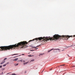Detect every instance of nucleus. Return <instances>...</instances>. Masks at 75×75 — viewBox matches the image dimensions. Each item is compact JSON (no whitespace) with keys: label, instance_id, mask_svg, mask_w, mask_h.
Returning a JSON list of instances; mask_svg holds the SVG:
<instances>
[{"label":"nucleus","instance_id":"nucleus-5","mask_svg":"<svg viewBox=\"0 0 75 75\" xmlns=\"http://www.w3.org/2000/svg\"><path fill=\"white\" fill-rule=\"evenodd\" d=\"M75 45H71L70 46H68L67 47L68 48H69V47H74V46Z\"/></svg>","mask_w":75,"mask_h":75},{"label":"nucleus","instance_id":"nucleus-15","mask_svg":"<svg viewBox=\"0 0 75 75\" xmlns=\"http://www.w3.org/2000/svg\"><path fill=\"white\" fill-rule=\"evenodd\" d=\"M2 62L4 64V62H5V60H4L3 61V62Z\"/></svg>","mask_w":75,"mask_h":75},{"label":"nucleus","instance_id":"nucleus-30","mask_svg":"<svg viewBox=\"0 0 75 75\" xmlns=\"http://www.w3.org/2000/svg\"><path fill=\"white\" fill-rule=\"evenodd\" d=\"M10 74V73H8L6 74V75H8V74Z\"/></svg>","mask_w":75,"mask_h":75},{"label":"nucleus","instance_id":"nucleus-12","mask_svg":"<svg viewBox=\"0 0 75 75\" xmlns=\"http://www.w3.org/2000/svg\"><path fill=\"white\" fill-rule=\"evenodd\" d=\"M6 64H5L3 65V67H6Z\"/></svg>","mask_w":75,"mask_h":75},{"label":"nucleus","instance_id":"nucleus-24","mask_svg":"<svg viewBox=\"0 0 75 75\" xmlns=\"http://www.w3.org/2000/svg\"><path fill=\"white\" fill-rule=\"evenodd\" d=\"M9 63V62H8V63H6V65H7V64H8Z\"/></svg>","mask_w":75,"mask_h":75},{"label":"nucleus","instance_id":"nucleus-26","mask_svg":"<svg viewBox=\"0 0 75 75\" xmlns=\"http://www.w3.org/2000/svg\"><path fill=\"white\" fill-rule=\"evenodd\" d=\"M28 56H29V57H31L32 56L31 55H29Z\"/></svg>","mask_w":75,"mask_h":75},{"label":"nucleus","instance_id":"nucleus-4","mask_svg":"<svg viewBox=\"0 0 75 75\" xmlns=\"http://www.w3.org/2000/svg\"><path fill=\"white\" fill-rule=\"evenodd\" d=\"M28 62H25L24 63H23V64L24 65H27V64H28Z\"/></svg>","mask_w":75,"mask_h":75},{"label":"nucleus","instance_id":"nucleus-27","mask_svg":"<svg viewBox=\"0 0 75 75\" xmlns=\"http://www.w3.org/2000/svg\"><path fill=\"white\" fill-rule=\"evenodd\" d=\"M37 49H38V48H35V50H37Z\"/></svg>","mask_w":75,"mask_h":75},{"label":"nucleus","instance_id":"nucleus-18","mask_svg":"<svg viewBox=\"0 0 75 75\" xmlns=\"http://www.w3.org/2000/svg\"><path fill=\"white\" fill-rule=\"evenodd\" d=\"M12 75H16L15 74H12Z\"/></svg>","mask_w":75,"mask_h":75},{"label":"nucleus","instance_id":"nucleus-8","mask_svg":"<svg viewBox=\"0 0 75 75\" xmlns=\"http://www.w3.org/2000/svg\"><path fill=\"white\" fill-rule=\"evenodd\" d=\"M44 53L40 54L39 55V56H41V55H44Z\"/></svg>","mask_w":75,"mask_h":75},{"label":"nucleus","instance_id":"nucleus-35","mask_svg":"<svg viewBox=\"0 0 75 75\" xmlns=\"http://www.w3.org/2000/svg\"><path fill=\"white\" fill-rule=\"evenodd\" d=\"M74 37H75V35H74Z\"/></svg>","mask_w":75,"mask_h":75},{"label":"nucleus","instance_id":"nucleus-21","mask_svg":"<svg viewBox=\"0 0 75 75\" xmlns=\"http://www.w3.org/2000/svg\"><path fill=\"white\" fill-rule=\"evenodd\" d=\"M40 45H38L37 46L38 47H39V46H40Z\"/></svg>","mask_w":75,"mask_h":75},{"label":"nucleus","instance_id":"nucleus-25","mask_svg":"<svg viewBox=\"0 0 75 75\" xmlns=\"http://www.w3.org/2000/svg\"><path fill=\"white\" fill-rule=\"evenodd\" d=\"M25 62V60H23V62Z\"/></svg>","mask_w":75,"mask_h":75},{"label":"nucleus","instance_id":"nucleus-14","mask_svg":"<svg viewBox=\"0 0 75 75\" xmlns=\"http://www.w3.org/2000/svg\"><path fill=\"white\" fill-rule=\"evenodd\" d=\"M34 61V59H33L30 61V62H33V61Z\"/></svg>","mask_w":75,"mask_h":75},{"label":"nucleus","instance_id":"nucleus-9","mask_svg":"<svg viewBox=\"0 0 75 75\" xmlns=\"http://www.w3.org/2000/svg\"><path fill=\"white\" fill-rule=\"evenodd\" d=\"M14 65H15V66H17L18 65V63L14 64Z\"/></svg>","mask_w":75,"mask_h":75},{"label":"nucleus","instance_id":"nucleus-17","mask_svg":"<svg viewBox=\"0 0 75 75\" xmlns=\"http://www.w3.org/2000/svg\"><path fill=\"white\" fill-rule=\"evenodd\" d=\"M7 59V58H5L4 59V60H6V59Z\"/></svg>","mask_w":75,"mask_h":75},{"label":"nucleus","instance_id":"nucleus-13","mask_svg":"<svg viewBox=\"0 0 75 75\" xmlns=\"http://www.w3.org/2000/svg\"><path fill=\"white\" fill-rule=\"evenodd\" d=\"M37 47H37V46H36V47L34 46V47H33V48H37Z\"/></svg>","mask_w":75,"mask_h":75},{"label":"nucleus","instance_id":"nucleus-10","mask_svg":"<svg viewBox=\"0 0 75 75\" xmlns=\"http://www.w3.org/2000/svg\"><path fill=\"white\" fill-rule=\"evenodd\" d=\"M18 55V54H11V56H13V55Z\"/></svg>","mask_w":75,"mask_h":75},{"label":"nucleus","instance_id":"nucleus-31","mask_svg":"<svg viewBox=\"0 0 75 75\" xmlns=\"http://www.w3.org/2000/svg\"><path fill=\"white\" fill-rule=\"evenodd\" d=\"M67 55H68V57H71L70 56H69V55L68 54H67Z\"/></svg>","mask_w":75,"mask_h":75},{"label":"nucleus","instance_id":"nucleus-2","mask_svg":"<svg viewBox=\"0 0 75 75\" xmlns=\"http://www.w3.org/2000/svg\"><path fill=\"white\" fill-rule=\"evenodd\" d=\"M40 40L42 41V42H43V44H44L45 42H47L48 41H51V40H59V35H55L53 36V37H44L43 38L40 37L38 38L33 39L32 40H30L29 41V42H31L32 41H34V40Z\"/></svg>","mask_w":75,"mask_h":75},{"label":"nucleus","instance_id":"nucleus-20","mask_svg":"<svg viewBox=\"0 0 75 75\" xmlns=\"http://www.w3.org/2000/svg\"><path fill=\"white\" fill-rule=\"evenodd\" d=\"M2 68V65L0 66V68Z\"/></svg>","mask_w":75,"mask_h":75},{"label":"nucleus","instance_id":"nucleus-38","mask_svg":"<svg viewBox=\"0 0 75 75\" xmlns=\"http://www.w3.org/2000/svg\"><path fill=\"white\" fill-rule=\"evenodd\" d=\"M43 71H44V70H43V71H42V72H43Z\"/></svg>","mask_w":75,"mask_h":75},{"label":"nucleus","instance_id":"nucleus-29","mask_svg":"<svg viewBox=\"0 0 75 75\" xmlns=\"http://www.w3.org/2000/svg\"><path fill=\"white\" fill-rule=\"evenodd\" d=\"M1 74H3V72H2V73H1Z\"/></svg>","mask_w":75,"mask_h":75},{"label":"nucleus","instance_id":"nucleus-36","mask_svg":"<svg viewBox=\"0 0 75 75\" xmlns=\"http://www.w3.org/2000/svg\"><path fill=\"white\" fill-rule=\"evenodd\" d=\"M19 56H21V55H19Z\"/></svg>","mask_w":75,"mask_h":75},{"label":"nucleus","instance_id":"nucleus-34","mask_svg":"<svg viewBox=\"0 0 75 75\" xmlns=\"http://www.w3.org/2000/svg\"><path fill=\"white\" fill-rule=\"evenodd\" d=\"M35 50H32V51H34Z\"/></svg>","mask_w":75,"mask_h":75},{"label":"nucleus","instance_id":"nucleus-22","mask_svg":"<svg viewBox=\"0 0 75 75\" xmlns=\"http://www.w3.org/2000/svg\"><path fill=\"white\" fill-rule=\"evenodd\" d=\"M4 64L2 62H1V63L0 64Z\"/></svg>","mask_w":75,"mask_h":75},{"label":"nucleus","instance_id":"nucleus-40","mask_svg":"<svg viewBox=\"0 0 75 75\" xmlns=\"http://www.w3.org/2000/svg\"><path fill=\"white\" fill-rule=\"evenodd\" d=\"M74 66H73L74 67Z\"/></svg>","mask_w":75,"mask_h":75},{"label":"nucleus","instance_id":"nucleus-6","mask_svg":"<svg viewBox=\"0 0 75 75\" xmlns=\"http://www.w3.org/2000/svg\"><path fill=\"white\" fill-rule=\"evenodd\" d=\"M54 50V49H52L50 50H49L48 51V52H50V51H52V50Z\"/></svg>","mask_w":75,"mask_h":75},{"label":"nucleus","instance_id":"nucleus-1","mask_svg":"<svg viewBox=\"0 0 75 75\" xmlns=\"http://www.w3.org/2000/svg\"><path fill=\"white\" fill-rule=\"evenodd\" d=\"M28 44V42L26 41L21 42L18 43L17 44L13 45H10L8 46L0 47V51H8L14 49H19V48H27L28 46L26 45Z\"/></svg>","mask_w":75,"mask_h":75},{"label":"nucleus","instance_id":"nucleus-23","mask_svg":"<svg viewBox=\"0 0 75 75\" xmlns=\"http://www.w3.org/2000/svg\"><path fill=\"white\" fill-rule=\"evenodd\" d=\"M18 56H16V57H13V58H16V57H17Z\"/></svg>","mask_w":75,"mask_h":75},{"label":"nucleus","instance_id":"nucleus-28","mask_svg":"<svg viewBox=\"0 0 75 75\" xmlns=\"http://www.w3.org/2000/svg\"><path fill=\"white\" fill-rule=\"evenodd\" d=\"M25 55V54H22V55Z\"/></svg>","mask_w":75,"mask_h":75},{"label":"nucleus","instance_id":"nucleus-3","mask_svg":"<svg viewBox=\"0 0 75 75\" xmlns=\"http://www.w3.org/2000/svg\"><path fill=\"white\" fill-rule=\"evenodd\" d=\"M57 51H60V49H55L54 50V52H57Z\"/></svg>","mask_w":75,"mask_h":75},{"label":"nucleus","instance_id":"nucleus-32","mask_svg":"<svg viewBox=\"0 0 75 75\" xmlns=\"http://www.w3.org/2000/svg\"><path fill=\"white\" fill-rule=\"evenodd\" d=\"M26 71H25V74L26 73Z\"/></svg>","mask_w":75,"mask_h":75},{"label":"nucleus","instance_id":"nucleus-33","mask_svg":"<svg viewBox=\"0 0 75 75\" xmlns=\"http://www.w3.org/2000/svg\"><path fill=\"white\" fill-rule=\"evenodd\" d=\"M30 51H33L32 50H30Z\"/></svg>","mask_w":75,"mask_h":75},{"label":"nucleus","instance_id":"nucleus-19","mask_svg":"<svg viewBox=\"0 0 75 75\" xmlns=\"http://www.w3.org/2000/svg\"><path fill=\"white\" fill-rule=\"evenodd\" d=\"M64 65H65V64H63V65H62L59 66V67H61V66H64Z\"/></svg>","mask_w":75,"mask_h":75},{"label":"nucleus","instance_id":"nucleus-7","mask_svg":"<svg viewBox=\"0 0 75 75\" xmlns=\"http://www.w3.org/2000/svg\"><path fill=\"white\" fill-rule=\"evenodd\" d=\"M18 58H16L15 59H14L13 61H17V60L18 59Z\"/></svg>","mask_w":75,"mask_h":75},{"label":"nucleus","instance_id":"nucleus-16","mask_svg":"<svg viewBox=\"0 0 75 75\" xmlns=\"http://www.w3.org/2000/svg\"><path fill=\"white\" fill-rule=\"evenodd\" d=\"M19 61H21V62H22V61H23V59H21V60H20Z\"/></svg>","mask_w":75,"mask_h":75},{"label":"nucleus","instance_id":"nucleus-11","mask_svg":"<svg viewBox=\"0 0 75 75\" xmlns=\"http://www.w3.org/2000/svg\"><path fill=\"white\" fill-rule=\"evenodd\" d=\"M4 69H4V68H2L1 69L2 71H4Z\"/></svg>","mask_w":75,"mask_h":75},{"label":"nucleus","instance_id":"nucleus-37","mask_svg":"<svg viewBox=\"0 0 75 75\" xmlns=\"http://www.w3.org/2000/svg\"><path fill=\"white\" fill-rule=\"evenodd\" d=\"M52 69H50V70H51Z\"/></svg>","mask_w":75,"mask_h":75},{"label":"nucleus","instance_id":"nucleus-39","mask_svg":"<svg viewBox=\"0 0 75 75\" xmlns=\"http://www.w3.org/2000/svg\"><path fill=\"white\" fill-rule=\"evenodd\" d=\"M69 37H69V38L70 37H69Z\"/></svg>","mask_w":75,"mask_h":75}]
</instances>
